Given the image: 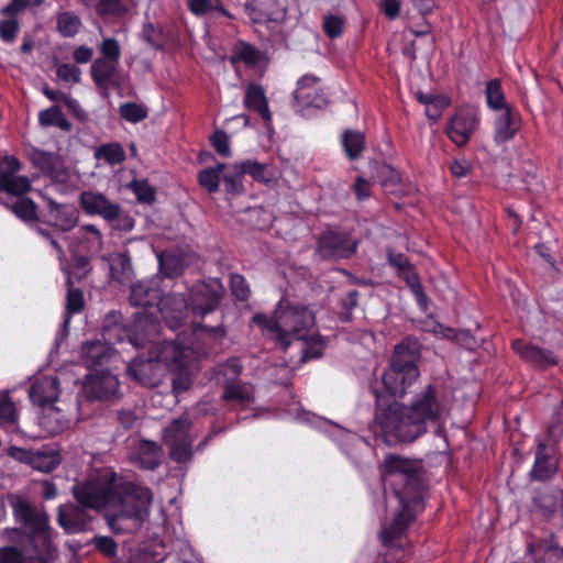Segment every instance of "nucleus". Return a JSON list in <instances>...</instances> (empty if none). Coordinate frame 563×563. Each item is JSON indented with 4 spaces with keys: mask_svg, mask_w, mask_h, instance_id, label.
I'll list each match as a JSON object with an SVG mask.
<instances>
[{
    "mask_svg": "<svg viewBox=\"0 0 563 563\" xmlns=\"http://www.w3.org/2000/svg\"><path fill=\"white\" fill-rule=\"evenodd\" d=\"M169 448L170 459L179 464L186 463L192 456V440L166 444Z\"/></svg>",
    "mask_w": 563,
    "mask_h": 563,
    "instance_id": "nucleus-58",
    "label": "nucleus"
},
{
    "mask_svg": "<svg viewBox=\"0 0 563 563\" xmlns=\"http://www.w3.org/2000/svg\"><path fill=\"white\" fill-rule=\"evenodd\" d=\"M117 63L103 59H95L90 67L91 78L98 89L107 90L117 86L115 81Z\"/></svg>",
    "mask_w": 563,
    "mask_h": 563,
    "instance_id": "nucleus-31",
    "label": "nucleus"
},
{
    "mask_svg": "<svg viewBox=\"0 0 563 563\" xmlns=\"http://www.w3.org/2000/svg\"><path fill=\"white\" fill-rule=\"evenodd\" d=\"M208 344L203 347L196 346V341L190 339L184 342L180 336L175 341H166L159 354L162 361L174 371L172 377V387L176 396L187 391L191 385L192 379L187 368L189 353L207 354Z\"/></svg>",
    "mask_w": 563,
    "mask_h": 563,
    "instance_id": "nucleus-9",
    "label": "nucleus"
},
{
    "mask_svg": "<svg viewBox=\"0 0 563 563\" xmlns=\"http://www.w3.org/2000/svg\"><path fill=\"white\" fill-rule=\"evenodd\" d=\"M96 11L100 16H122L128 8L122 0H98Z\"/></svg>",
    "mask_w": 563,
    "mask_h": 563,
    "instance_id": "nucleus-54",
    "label": "nucleus"
},
{
    "mask_svg": "<svg viewBox=\"0 0 563 563\" xmlns=\"http://www.w3.org/2000/svg\"><path fill=\"white\" fill-rule=\"evenodd\" d=\"M159 272L168 278H175L183 274L185 269L184 261L173 253H161L157 256Z\"/></svg>",
    "mask_w": 563,
    "mask_h": 563,
    "instance_id": "nucleus-44",
    "label": "nucleus"
},
{
    "mask_svg": "<svg viewBox=\"0 0 563 563\" xmlns=\"http://www.w3.org/2000/svg\"><path fill=\"white\" fill-rule=\"evenodd\" d=\"M240 173H242L243 177L249 175L253 180L257 183H268L271 180V176L267 175V165L262 164L257 161L253 159H244L241 162H235Z\"/></svg>",
    "mask_w": 563,
    "mask_h": 563,
    "instance_id": "nucleus-47",
    "label": "nucleus"
},
{
    "mask_svg": "<svg viewBox=\"0 0 563 563\" xmlns=\"http://www.w3.org/2000/svg\"><path fill=\"white\" fill-rule=\"evenodd\" d=\"M211 145L222 157H230L231 146L229 135L223 130H217L210 137Z\"/></svg>",
    "mask_w": 563,
    "mask_h": 563,
    "instance_id": "nucleus-61",
    "label": "nucleus"
},
{
    "mask_svg": "<svg viewBox=\"0 0 563 563\" xmlns=\"http://www.w3.org/2000/svg\"><path fill=\"white\" fill-rule=\"evenodd\" d=\"M387 263L396 269L397 276L401 278L415 296L416 302L421 311L426 312L429 308V297L424 291L421 278L415 265L402 253H396L387 250Z\"/></svg>",
    "mask_w": 563,
    "mask_h": 563,
    "instance_id": "nucleus-13",
    "label": "nucleus"
},
{
    "mask_svg": "<svg viewBox=\"0 0 563 563\" xmlns=\"http://www.w3.org/2000/svg\"><path fill=\"white\" fill-rule=\"evenodd\" d=\"M229 286L232 295L240 301H247L251 296L250 286L245 277L239 273L230 274Z\"/></svg>",
    "mask_w": 563,
    "mask_h": 563,
    "instance_id": "nucleus-55",
    "label": "nucleus"
},
{
    "mask_svg": "<svg viewBox=\"0 0 563 563\" xmlns=\"http://www.w3.org/2000/svg\"><path fill=\"white\" fill-rule=\"evenodd\" d=\"M31 161L37 169L49 178L56 180L66 178V172L57 154L36 148L32 153Z\"/></svg>",
    "mask_w": 563,
    "mask_h": 563,
    "instance_id": "nucleus-30",
    "label": "nucleus"
},
{
    "mask_svg": "<svg viewBox=\"0 0 563 563\" xmlns=\"http://www.w3.org/2000/svg\"><path fill=\"white\" fill-rule=\"evenodd\" d=\"M252 320L284 352L288 350L292 341L305 339L316 323L312 310L307 306L296 305L288 300H280L273 316L256 313Z\"/></svg>",
    "mask_w": 563,
    "mask_h": 563,
    "instance_id": "nucleus-4",
    "label": "nucleus"
},
{
    "mask_svg": "<svg viewBox=\"0 0 563 563\" xmlns=\"http://www.w3.org/2000/svg\"><path fill=\"white\" fill-rule=\"evenodd\" d=\"M33 457L32 467L44 473L53 472L60 464L59 454L53 451L49 453L34 451Z\"/></svg>",
    "mask_w": 563,
    "mask_h": 563,
    "instance_id": "nucleus-50",
    "label": "nucleus"
},
{
    "mask_svg": "<svg viewBox=\"0 0 563 563\" xmlns=\"http://www.w3.org/2000/svg\"><path fill=\"white\" fill-rule=\"evenodd\" d=\"M300 341H303V347L301 350V356L299 358V362L301 364L307 363L311 360L320 358L323 355L327 344L320 334L317 333L308 335L307 333L306 338L301 339Z\"/></svg>",
    "mask_w": 563,
    "mask_h": 563,
    "instance_id": "nucleus-42",
    "label": "nucleus"
},
{
    "mask_svg": "<svg viewBox=\"0 0 563 563\" xmlns=\"http://www.w3.org/2000/svg\"><path fill=\"white\" fill-rule=\"evenodd\" d=\"M32 184L26 176H11L0 175V191H3L14 199L25 197L24 195L31 191Z\"/></svg>",
    "mask_w": 563,
    "mask_h": 563,
    "instance_id": "nucleus-39",
    "label": "nucleus"
},
{
    "mask_svg": "<svg viewBox=\"0 0 563 563\" xmlns=\"http://www.w3.org/2000/svg\"><path fill=\"white\" fill-rule=\"evenodd\" d=\"M380 476L396 497H423L427 488L421 460L387 453L380 465Z\"/></svg>",
    "mask_w": 563,
    "mask_h": 563,
    "instance_id": "nucleus-7",
    "label": "nucleus"
},
{
    "mask_svg": "<svg viewBox=\"0 0 563 563\" xmlns=\"http://www.w3.org/2000/svg\"><path fill=\"white\" fill-rule=\"evenodd\" d=\"M245 11L254 23L277 21L285 14V0H246Z\"/></svg>",
    "mask_w": 563,
    "mask_h": 563,
    "instance_id": "nucleus-27",
    "label": "nucleus"
},
{
    "mask_svg": "<svg viewBox=\"0 0 563 563\" xmlns=\"http://www.w3.org/2000/svg\"><path fill=\"white\" fill-rule=\"evenodd\" d=\"M60 394L59 380L56 376H41L29 388V398L38 407L46 409L42 424L54 434L60 433L68 424V420L60 415L54 406Z\"/></svg>",
    "mask_w": 563,
    "mask_h": 563,
    "instance_id": "nucleus-10",
    "label": "nucleus"
},
{
    "mask_svg": "<svg viewBox=\"0 0 563 563\" xmlns=\"http://www.w3.org/2000/svg\"><path fill=\"white\" fill-rule=\"evenodd\" d=\"M360 291L356 289L350 290L344 298L341 299L340 320L349 322L352 320V312L358 305Z\"/></svg>",
    "mask_w": 563,
    "mask_h": 563,
    "instance_id": "nucleus-60",
    "label": "nucleus"
},
{
    "mask_svg": "<svg viewBox=\"0 0 563 563\" xmlns=\"http://www.w3.org/2000/svg\"><path fill=\"white\" fill-rule=\"evenodd\" d=\"M227 167L225 163H217L213 167L201 169L197 175V181L201 188L209 194H214L219 190L222 173Z\"/></svg>",
    "mask_w": 563,
    "mask_h": 563,
    "instance_id": "nucleus-37",
    "label": "nucleus"
},
{
    "mask_svg": "<svg viewBox=\"0 0 563 563\" xmlns=\"http://www.w3.org/2000/svg\"><path fill=\"white\" fill-rule=\"evenodd\" d=\"M20 32V23L15 18L0 21V38L4 43H13Z\"/></svg>",
    "mask_w": 563,
    "mask_h": 563,
    "instance_id": "nucleus-62",
    "label": "nucleus"
},
{
    "mask_svg": "<svg viewBox=\"0 0 563 563\" xmlns=\"http://www.w3.org/2000/svg\"><path fill=\"white\" fill-rule=\"evenodd\" d=\"M243 175L240 173L236 163L227 164L222 173L224 191L230 196H241L245 192Z\"/></svg>",
    "mask_w": 563,
    "mask_h": 563,
    "instance_id": "nucleus-38",
    "label": "nucleus"
},
{
    "mask_svg": "<svg viewBox=\"0 0 563 563\" xmlns=\"http://www.w3.org/2000/svg\"><path fill=\"white\" fill-rule=\"evenodd\" d=\"M4 206L11 210V212L22 222L36 223L40 222V217L37 213V205L35 201L29 197H20L13 199L10 203H4Z\"/></svg>",
    "mask_w": 563,
    "mask_h": 563,
    "instance_id": "nucleus-35",
    "label": "nucleus"
},
{
    "mask_svg": "<svg viewBox=\"0 0 563 563\" xmlns=\"http://www.w3.org/2000/svg\"><path fill=\"white\" fill-rule=\"evenodd\" d=\"M479 124V117L473 108H461L454 112L444 128L446 136L456 146H465Z\"/></svg>",
    "mask_w": 563,
    "mask_h": 563,
    "instance_id": "nucleus-17",
    "label": "nucleus"
},
{
    "mask_svg": "<svg viewBox=\"0 0 563 563\" xmlns=\"http://www.w3.org/2000/svg\"><path fill=\"white\" fill-rule=\"evenodd\" d=\"M323 33L331 40L342 36L344 31L343 18L335 14H328L323 18L322 23Z\"/></svg>",
    "mask_w": 563,
    "mask_h": 563,
    "instance_id": "nucleus-59",
    "label": "nucleus"
},
{
    "mask_svg": "<svg viewBox=\"0 0 563 563\" xmlns=\"http://www.w3.org/2000/svg\"><path fill=\"white\" fill-rule=\"evenodd\" d=\"M120 115L131 123H139L147 118V110L136 102H125L120 106Z\"/></svg>",
    "mask_w": 563,
    "mask_h": 563,
    "instance_id": "nucleus-57",
    "label": "nucleus"
},
{
    "mask_svg": "<svg viewBox=\"0 0 563 563\" xmlns=\"http://www.w3.org/2000/svg\"><path fill=\"white\" fill-rule=\"evenodd\" d=\"M521 128V117L515 108H506L495 118L494 142L498 145L511 141Z\"/></svg>",
    "mask_w": 563,
    "mask_h": 563,
    "instance_id": "nucleus-26",
    "label": "nucleus"
},
{
    "mask_svg": "<svg viewBox=\"0 0 563 563\" xmlns=\"http://www.w3.org/2000/svg\"><path fill=\"white\" fill-rule=\"evenodd\" d=\"M560 441L543 433L536 437L534 461L528 473L531 482H550L559 472Z\"/></svg>",
    "mask_w": 563,
    "mask_h": 563,
    "instance_id": "nucleus-11",
    "label": "nucleus"
},
{
    "mask_svg": "<svg viewBox=\"0 0 563 563\" xmlns=\"http://www.w3.org/2000/svg\"><path fill=\"white\" fill-rule=\"evenodd\" d=\"M563 508V489L558 486L544 485L531 490V514L545 520L552 519Z\"/></svg>",
    "mask_w": 563,
    "mask_h": 563,
    "instance_id": "nucleus-18",
    "label": "nucleus"
},
{
    "mask_svg": "<svg viewBox=\"0 0 563 563\" xmlns=\"http://www.w3.org/2000/svg\"><path fill=\"white\" fill-rule=\"evenodd\" d=\"M374 432L386 445L412 443L427 432L419 419L411 415L407 405L389 400L377 388H374Z\"/></svg>",
    "mask_w": 563,
    "mask_h": 563,
    "instance_id": "nucleus-3",
    "label": "nucleus"
},
{
    "mask_svg": "<svg viewBox=\"0 0 563 563\" xmlns=\"http://www.w3.org/2000/svg\"><path fill=\"white\" fill-rule=\"evenodd\" d=\"M38 123L45 128L57 126L65 132H69L73 129L71 122L64 115L58 106H52L40 111Z\"/></svg>",
    "mask_w": 563,
    "mask_h": 563,
    "instance_id": "nucleus-40",
    "label": "nucleus"
},
{
    "mask_svg": "<svg viewBox=\"0 0 563 563\" xmlns=\"http://www.w3.org/2000/svg\"><path fill=\"white\" fill-rule=\"evenodd\" d=\"M57 523L67 534L80 533L89 529L91 517L79 505L59 506Z\"/></svg>",
    "mask_w": 563,
    "mask_h": 563,
    "instance_id": "nucleus-25",
    "label": "nucleus"
},
{
    "mask_svg": "<svg viewBox=\"0 0 563 563\" xmlns=\"http://www.w3.org/2000/svg\"><path fill=\"white\" fill-rule=\"evenodd\" d=\"M544 544L543 563H563V548L554 543L553 534Z\"/></svg>",
    "mask_w": 563,
    "mask_h": 563,
    "instance_id": "nucleus-63",
    "label": "nucleus"
},
{
    "mask_svg": "<svg viewBox=\"0 0 563 563\" xmlns=\"http://www.w3.org/2000/svg\"><path fill=\"white\" fill-rule=\"evenodd\" d=\"M191 422L186 417L173 420L164 430V441L166 444L192 440L190 438Z\"/></svg>",
    "mask_w": 563,
    "mask_h": 563,
    "instance_id": "nucleus-36",
    "label": "nucleus"
},
{
    "mask_svg": "<svg viewBox=\"0 0 563 563\" xmlns=\"http://www.w3.org/2000/svg\"><path fill=\"white\" fill-rule=\"evenodd\" d=\"M47 219L42 222L58 229L62 232H69L73 230L79 219V212L74 205L58 203L53 199H48Z\"/></svg>",
    "mask_w": 563,
    "mask_h": 563,
    "instance_id": "nucleus-24",
    "label": "nucleus"
},
{
    "mask_svg": "<svg viewBox=\"0 0 563 563\" xmlns=\"http://www.w3.org/2000/svg\"><path fill=\"white\" fill-rule=\"evenodd\" d=\"M128 188L141 203L152 205L156 199V191L146 179H133L128 184Z\"/></svg>",
    "mask_w": 563,
    "mask_h": 563,
    "instance_id": "nucleus-48",
    "label": "nucleus"
},
{
    "mask_svg": "<svg viewBox=\"0 0 563 563\" xmlns=\"http://www.w3.org/2000/svg\"><path fill=\"white\" fill-rule=\"evenodd\" d=\"M10 505L16 522L26 531L27 541L35 552V563H48V559H54L57 553L53 542L56 532L49 526V516L22 497H12Z\"/></svg>",
    "mask_w": 563,
    "mask_h": 563,
    "instance_id": "nucleus-6",
    "label": "nucleus"
},
{
    "mask_svg": "<svg viewBox=\"0 0 563 563\" xmlns=\"http://www.w3.org/2000/svg\"><path fill=\"white\" fill-rule=\"evenodd\" d=\"M18 420L14 402L9 394H0V427H11Z\"/></svg>",
    "mask_w": 563,
    "mask_h": 563,
    "instance_id": "nucleus-52",
    "label": "nucleus"
},
{
    "mask_svg": "<svg viewBox=\"0 0 563 563\" xmlns=\"http://www.w3.org/2000/svg\"><path fill=\"white\" fill-rule=\"evenodd\" d=\"M343 152L349 161L354 162L362 157L366 140L363 132L345 129L340 137Z\"/></svg>",
    "mask_w": 563,
    "mask_h": 563,
    "instance_id": "nucleus-33",
    "label": "nucleus"
},
{
    "mask_svg": "<svg viewBox=\"0 0 563 563\" xmlns=\"http://www.w3.org/2000/svg\"><path fill=\"white\" fill-rule=\"evenodd\" d=\"M163 456L162 446L150 440H142L139 444L136 459L143 470L153 471L161 465Z\"/></svg>",
    "mask_w": 563,
    "mask_h": 563,
    "instance_id": "nucleus-32",
    "label": "nucleus"
},
{
    "mask_svg": "<svg viewBox=\"0 0 563 563\" xmlns=\"http://www.w3.org/2000/svg\"><path fill=\"white\" fill-rule=\"evenodd\" d=\"M243 106L246 110L257 113L265 123L272 122L268 99L262 85L256 82L246 85Z\"/></svg>",
    "mask_w": 563,
    "mask_h": 563,
    "instance_id": "nucleus-29",
    "label": "nucleus"
},
{
    "mask_svg": "<svg viewBox=\"0 0 563 563\" xmlns=\"http://www.w3.org/2000/svg\"><path fill=\"white\" fill-rule=\"evenodd\" d=\"M95 157L110 165H119L125 159V152L120 143L112 142L100 145L95 152Z\"/></svg>",
    "mask_w": 563,
    "mask_h": 563,
    "instance_id": "nucleus-46",
    "label": "nucleus"
},
{
    "mask_svg": "<svg viewBox=\"0 0 563 563\" xmlns=\"http://www.w3.org/2000/svg\"><path fill=\"white\" fill-rule=\"evenodd\" d=\"M262 59L263 53L254 45L244 41L236 42L232 49V55L230 56V63L232 66L243 63L245 66L252 68L256 67Z\"/></svg>",
    "mask_w": 563,
    "mask_h": 563,
    "instance_id": "nucleus-34",
    "label": "nucleus"
},
{
    "mask_svg": "<svg viewBox=\"0 0 563 563\" xmlns=\"http://www.w3.org/2000/svg\"><path fill=\"white\" fill-rule=\"evenodd\" d=\"M79 205L86 214L100 216L108 222H112L119 216V203L111 201L101 192L82 191Z\"/></svg>",
    "mask_w": 563,
    "mask_h": 563,
    "instance_id": "nucleus-22",
    "label": "nucleus"
},
{
    "mask_svg": "<svg viewBox=\"0 0 563 563\" xmlns=\"http://www.w3.org/2000/svg\"><path fill=\"white\" fill-rule=\"evenodd\" d=\"M128 375L144 387H156L159 385L164 366L154 358L135 356L126 367Z\"/></svg>",
    "mask_w": 563,
    "mask_h": 563,
    "instance_id": "nucleus-19",
    "label": "nucleus"
},
{
    "mask_svg": "<svg viewBox=\"0 0 563 563\" xmlns=\"http://www.w3.org/2000/svg\"><path fill=\"white\" fill-rule=\"evenodd\" d=\"M224 295V287L220 279L209 278L198 280L188 289L187 301L191 308L192 320L190 322L192 340H207L208 347H213L227 335V329L223 323V313L219 314L216 324L203 322L208 314L214 313Z\"/></svg>",
    "mask_w": 563,
    "mask_h": 563,
    "instance_id": "nucleus-2",
    "label": "nucleus"
},
{
    "mask_svg": "<svg viewBox=\"0 0 563 563\" xmlns=\"http://www.w3.org/2000/svg\"><path fill=\"white\" fill-rule=\"evenodd\" d=\"M358 240L339 227L328 228L317 239L316 254L324 261L349 260L357 252Z\"/></svg>",
    "mask_w": 563,
    "mask_h": 563,
    "instance_id": "nucleus-12",
    "label": "nucleus"
},
{
    "mask_svg": "<svg viewBox=\"0 0 563 563\" xmlns=\"http://www.w3.org/2000/svg\"><path fill=\"white\" fill-rule=\"evenodd\" d=\"M100 341L86 342L81 347L82 361L90 372L101 368H109L108 365L113 357V350Z\"/></svg>",
    "mask_w": 563,
    "mask_h": 563,
    "instance_id": "nucleus-28",
    "label": "nucleus"
},
{
    "mask_svg": "<svg viewBox=\"0 0 563 563\" xmlns=\"http://www.w3.org/2000/svg\"><path fill=\"white\" fill-rule=\"evenodd\" d=\"M80 24V19L69 12L62 13L57 19V29L65 37H71L77 34Z\"/></svg>",
    "mask_w": 563,
    "mask_h": 563,
    "instance_id": "nucleus-56",
    "label": "nucleus"
},
{
    "mask_svg": "<svg viewBox=\"0 0 563 563\" xmlns=\"http://www.w3.org/2000/svg\"><path fill=\"white\" fill-rule=\"evenodd\" d=\"M73 496L85 509L101 510L117 507L113 514L106 516L107 523L114 533L123 531L120 527L122 520H134L136 525L143 522L153 501L150 488L122 481L108 467L99 468L82 482L75 484Z\"/></svg>",
    "mask_w": 563,
    "mask_h": 563,
    "instance_id": "nucleus-1",
    "label": "nucleus"
},
{
    "mask_svg": "<svg viewBox=\"0 0 563 563\" xmlns=\"http://www.w3.org/2000/svg\"><path fill=\"white\" fill-rule=\"evenodd\" d=\"M319 78L312 75H305L297 81V88L294 92L295 99L305 106L319 107L312 98V91L317 90Z\"/></svg>",
    "mask_w": 563,
    "mask_h": 563,
    "instance_id": "nucleus-41",
    "label": "nucleus"
},
{
    "mask_svg": "<svg viewBox=\"0 0 563 563\" xmlns=\"http://www.w3.org/2000/svg\"><path fill=\"white\" fill-rule=\"evenodd\" d=\"M164 298L156 280H141L131 286L129 300L132 306L158 310Z\"/></svg>",
    "mask_w": 563,
    "mask_h": 563,
    "instance_id": "nucleus-23",
    "label": "nucleus"
},
{
    "mask_svg": "<svg viewBox=\"0 0 563 563\" xmlns=\"http://www.w3.org/2000/svg\"><path fill=\"white\" fill-rule=\"evenodd\" d=\"M512 351L526 363L536 368H548L558 364V357L550 349L541 347L523 339L511 342Z\"/></svg>",
    "mask_w": 563,
    "mask_h": 563,
    "instance_id": "nucleus-21",
    "label": "nucleus"
},
{
    "mask_svg": "<svg viewBox=\"0 0 563 563\" xmlns=\"http://www.w3.org/2000/svg\"><path fill=\"white\" fill-rule=\"evenodd\" d=\"M157 312L164 323L172 330H177L186 324L189 317H191V308L187 298L183 295H173L165 297Z\"/></svg>",
    "mask_w": 563,
    "mask_h": 563,
    "instance_id": "nucleus-20",
    "label": "nucleus"
},
{
    "mask_svg": "<svg viewBox=\"0 0 563 563\" xmlns=\"http://www.w3.org/2000/svg\"><path fill=\"white\" fill-rule=\"evenodd\" d=\"M132 269L131 257L128 253L115 254L110 262L111 276L114 279L121 280L128 277Z\"/></svg>",
    "mask_w": 563,
    "mask_h": 563,
    "instance_id": "nucleus-53",
    "label": "nucleus"
},
{
    "mask_svg": "<svg viewBox=\"0 0 563 563\" xmlns=\"http://www.w3.org/2000/svg\"><path fill=\"white\" fill-rule=\"evenodd\" d=\"M25 556L22 550L14 545L0 547V563H24Z\"/></svg>",
    "mask_w": 563,
    "mask_h": 563,
    "instance_id": "nucleus-64",
    "label": "nucleus"
},
{
    "mask_svg": "<svg viewBox=\"0 0 563 563\" xmlns=\"http://www.w3.org/2000/svg\"><path fill=\"white\" fill-rule=\"evenodd\" d=\"M119 385L118 377L109 368H101L86 376L82 394L88 401H110L120 397Z\"/></svg>",
    "mask_w": 563,
    "mask_h": 563,
    "instance_id": "nucleus-16",
    "label": "nucleus"
},
{
    "mask_svg": "<svg viewBox=\"0 0 563 563\" xmlns=\"http://www.w3.org/2000/svg\"><path fill=\"white\" fill-rule=\"evenodd\" d=\"M485 95L488 108L500 111L506 108H511V106L506 102V97L499 79H492L486 84Z\"/></svg>",
    "mask_w": 563,
    "mask_h": 563,
    "instance_id": "nucleus-45",
    "label": "nucleus"
},
{
    "mask_svg": "<svg viewBox=\"0 0 563 563\" xmlns=\"http://www.w3.org/2000/svg\"><path fill=\"white\" fill-rule=\"evenodd\" d=\"M189 11L196 16H203L211 12L230 18L231 13L224 8L222 0H189Z\"/></svg>",
    "mask_w": 563,
    "mask_h": 563,
    "instance_id": "nucleus-43",
    "label": "nucleus"
},
{
    "mask_svg": "<svg viewBox=\"0 0 563 563\" xmlns=\"http://www.w3.org/2000/svg\"><path fill=\"white\" fill-rule=\"evenodd\" d=\"M118 317L121 316L114 311L107 314V323L102 327L104 341L118 343L126 340L134 347L143 349L159 335L162 325L155 310H144L134 313L133 320L129 324L118 323L115 320Z\"/></svg>",
    "mask_w": 563,
    "mask_h": 563,
    "instance_id": "nucleus-8",
    "label": "nucleus"
},
{
    "mask_svg": "<svg viewBox=\"0 0 563 563\" xmlns=\"http://www.w3.org/2000/svg\"><path fill=\"white\" fill-rule=\"evenodd\" d=\"M420 358L421 344L411 338L402 340L395 346L388 366L382 374V388L373 385L372 391L374 393V388H377L389 400L404 398L420 377L418 366Z\"/></svg>",
    "mask_w": 563,
    "mask_h": 563,
    "instance_id": "nucleus-5",
    "label": "nucleus"
},
{
    "mask_svg": "<svg viewBox=\"0 0 563 563\" xmlns=\"http://www.w3.org/2000/svg\"><path fill=\"white\" fill-rule=\"evenodd\" d=\"M407 408L427 431L429 422L435 423L441 419L444 407L439 398L438 388L429 384L412 397Z\"/></svg>",
    "mask_w": 563,
    "mask_h": 563,
    "instance_id": "nucleus-15",
    "label": "nucleus"
},
{
    "mask_svg": "<svg viewBox=\"0 0 563 563\" xmlns=\"http://www.w3.org/2000/svg\"><path fill=\"white\" fill-rule=\"evenodd\" d=\"M87 544H92L98 553L108 559H114L118 554V543L109 536L96 534Z\"/></svg>",
    "mask_w": 563,
    "mask_h": 563,
    "instance_id": "nucleus-51",
    "label": "nucleus"
},
{
    "mask_svg": "<svg viewBox=\"0 0 563 563\" xmlns=\"http://www.w3.org/2000/svg\"><path fill=\"white\" fill-rule=\"evenodd\" d=\"M66 285L68 287L66 296V310L69 314L80 313L85 308L84 294L80 289L73 287L70 275H67Z\"/></svg>",
    "mask_w": 563,
    "mask_h": 563,
    "instance_id": "nucleus-49",
    "label": "nucleus"
},
{
    "mask_svg": "<svg viewBox=\"0 0 563 563\" xmlns=\"http://www.w3.org/2000/svg\"><path fill=\"white\" fill-rule=\"evenodd\" d=\"M400 509L396 512L389 526L384 527L380 536L384 544H390L396 539L404 536L408 527L416 520L417 512L422 511L424 508L423 497L405 498L404 496L397 497Z\"/></svg>",
    "mask_w": 563,
    "mask_h": 563,
    "instance_id": "nucleus-14",
    "label": "nucleus"
}]
</instances>
